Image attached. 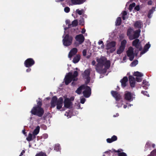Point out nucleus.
Listing matches in <instances>:
<instances>
[{
    "label": "nucleus",
    "instance_id": "1",
    "mask_svg": "<svg viewBox=\"0 0 156 156\" xmlns=\"http://www.w3.org/2000/svg\"><path fill=\"white\" fill-rule=\"evenodd\" d=\"M78 75V72L76 71H74L73 74L71 72L68 73L65 76L64 79L65 84L67 85H68L72 81L73 78L77 77Z\"/></svg>",
    "mask_w": 156,
    "mask_h": 156
},
{
    "label": "nucleus",
    "instance_id": "2",
    "mask_svg": "<svg viewBox=\"0 0 156 156\" xmlns=\"http://www.w3.org/2000/svg\"><path fill=\"white\" fill-rule=\"evenodd\" d=\"M30 112L32 115L41 117L44 114V110L42 108L34 107L32 109Z\"/></svg>",
    "mask_w": 156,
    "mask_h": 156
},
{
    "label": "nucleus",
    "instance_id": "3",
    "mask_svg": "<svg viewBox=\"0 0 156 156\" xmlns=\"http://www.w3.org/2000/svg\"><path fill=\"white\" fill-rule=\"evenodd\" d=\"M73 37L68 34H66L62 40L63 44L66 46L71 45L72 43Z\"/></svg>",
    "mask_w": 156,
    "mask_h": 156
},
{
    "label": "nucleus",
    "instance_id": "4",
    "mask_svg": "<svg viewBox=\"0 0 156 156\" xmlns=\"http://www.w3.org/2000/svg\"><path fill=\"white\" fill-rule=\"evenodd\" d=\"M90 71L89 69H87L85 70L84 72L82 74L83 78L86 80L85 81L86 85L88 84L90 81Z\"/></svg>",
    "mask_w": 156,
    "mask_h": 156
},
{
    "label": "nucleus",
    "instance_id": "5",
    "mask_svg": "<svg viewBox=\"0 0 156 156\" xmlns=\"http://www.w3.org/2000/svg\"><path fill=\"white\" fill-rule=\"evenodd\" d=\"M115 45L116 42L115 41H112L110 42L107 43L106 49V50L110 49V52L111 53H113L115 50Z\"/></svg>",
    "mask_w": 156,
    "mask_h": 156
},
{
    "label": "nucleus",
    "instance_id": "6",
    "mask_svg": "<svg viewBox=\"0 0 156 156\" xmlns=\"http://www.w3.org/2000/svg\"><path fill=\"white\" fill-rule=\"evenodd\" d=\"M35 63V61L31 58L27 59L24 62L25 66L27 68H29L32 66Z\"/></svg>",
    "mask_w": 156,
    "mask_h": 156
},
{
    "label": "nucleus",
    "instance_id": "7",
    "mask_svg": "<svg viewBox=\"0 0 156 156\" xmlns=\"http://www.w3.org/2000/svg\"><path fill=\"white\" fill-rule=\"evenodd\" d=\"M84 90L83 91V94L84 96L86 98H89L91 94V89L90 87L85 85Z\"/></svg>",
    "mask_w": 156,
    "mask_h": 156
},
{
    "label": "nucleus",
    "instance_id": "8",
    "mask_svg": "<svg viewBox=\"0 0 156 156\" xmlns=\"http://www.w3.org/2000/svg\"><path fill=\"white\" fill-rule=\"evenodd\" d=\"M75 39L78 43V44H82L84 41L85 38L82 34H79L76 35L75 37Z\"/></svg>",
    "mask_w": 156,
    "mask_h": 156
},
{
    "label": "nucleus",
    "instance_id": "9",
    "mask_svg": "<svg viewBox=\"0 0 156 156\" xmlns=\"http://www.w3.org/2000/svg\"><path fill=\"white\" fill-rule=\"evenodd\" d=\"M106 60V58L104 56H101L100 58H96V61L98 63L97 64L100 65L101 67L104 66L105 62Z\"/></svg>",
    "mask_w": 156,
    "mask_h": 156
},
{
    "label": "nucleus",
    "instance_id": "10",
    "mask_svg": "<svg viewBox=\"0 0 156 156\" xmlns=\"http://www.w3.org/2000/svg\"><path fill=\"white\" fill-rule=\"evenodd\" d=\"M140 30L139 29L134 31V34L129 35V38L130 40H133L134 39L138 38L140 35Z\"/></svg>",
    "mask_w": 156,
    "mask_h": 156
},
{
    "label": "nucleus",
    "instance_id": "11",
    "mask_svg": "<svg viewBox=\"0 0 156 156\" xmlns=\"http://www.w3.org/2000/svg\"><path fill=\"white\" fill-rule=\"evenodd\" d=\"M127 56L129 57V60H132L134 58L133 49L132 47H129L127 51Z\"/></svg>",
    "mask_w": 156,
    "mask_h": 156
},
{
    "label": "nucleus",
    "instance_id": "12",
    "mask_svg": "<svg viewBox=\"0 0 156 156\" xmlns=\"http://www.w3.org/2000/svg\"><path fill=\"white\" fill-rule=\"evenodd\" d=\"M111 93L112 96L115 99L116 101H119L121 99V95L117 91L112 90L111 91Z\"/></svg>",
    "mask_w": 156,
    "mask_h": 156
},
{
    "label": "nucleus",
    "instance_id": "13",
    "mask_svg": "<svg viewBox=\"0 0 156 156\" xmlns=\"http://www.w3.org/2000/svg\"><path fill=\"white\" fill-rule=\"evenodd\" d=\"M58 101L57 98L56 96H54L52 97L51 102V108L55 107Z\"/></svg>",
    "mask_w": 156,
    "mask_h": 156
},
{
    "label": "nucleus",
    "instance_id": "14",
    "mask_svg": "<svg viewBox=\"0 0 156 156\" xmlns=\"http://www.w3.org/2000/svg\"><path fill=\"white\" fill-rule=\"evenodd\" d=\"M77 51V49L76 48H72L71 50L69 53L68 57L69 58H71L73 56L76 54Z\"/></svg>",
    "mask_w": 156,
    "mask_h": 156
},
{
    "label": "nucleus",
    "instance_id": "15",
    "mask_svg": "<svg viewBox=\"0 0 156 156\" xmlns=\"http://www.w3.org/2000/svg\"><path fill=\"white\" fill-rule=\"evenodd\" d=\"M63 102V98L62 97H60L58 100V101L56 104L57 109H60L61 108L62 106Z\"/></svg>",
    "mask_w": 156,
    "mask_h": 156
},
{
    "label": "nucleus",
    "instance_id": "16",
    "mask_svg": "<svg viewBox=\"0 0 156 156\" xmlns=\"http://www.w3.org/2000/svg\"><path fill=\"white\" fill-rule=\"evenodd\" d=\"M72 104V103L69 98H66L65 99L64 105L65 108H69Z\"/></svg>",
    "mask_w": 156,
    "mask_h": 156
},
{
    "label": "nucleus",
    "instance_id": "17",
    "mask_svg": "<svg viewBox=\"0 0 156 156\" xmlns=\"http://www.w3.org/2000/svg\"><path fill=\"white\" fill-rule=\"evenodd\" d=\"M133 45L136 48H139L140 50L141 49V48L140 46V43L139 40L138 39H136L133 42Z\"/></svg>",
    "mask_w": 156,
    "mask_h": 156
},
{
    "label": "nucleus",
    "instance_id": "18",
    "mask_svg": "<svg viewBox=\"0 0 156 156\" xmlns=\"http://www.w3.org/2000/svg\"><path fill=\"white\" fill-rule=\"evenodd\" d=\"M134 26L135 27L140 29L143 26L142 22L140 20H138L135 22Z\"/></svg>",
    "mask_w": 156,
    "mask_h": 156
},
{
    "label": "nucleus",
    "instance_id": "19",
    "mask_svg": "<svg viewBox=\"0 0 156 156\" xmlns=\"http://www.w3.org/2000/svg\"><path fill=\"white\" fill-rule=\"evenodd\" d=\"M111 63L109 60H106L105 62L104 66L105 68L103 69L104 72L103 73H105L106 72L107 69H108L110 66Z\"/></svg>",
    "mask_w": 156,
    "mask_h": 156
},
{
    "label": "nucleus",
    "instance_id": "20",
    "mask_svg": "<svg viewBox=\"0 0 156 156\" xmlns=\"http://www.w3.org/2000/svg\"><path fill=\"white\" fill-rule=\"evenodd\" d=\"M130 85L131 87H133L135 86V78L131 76L129 77Z\"/></svg>",
    "mask_w": 156,
    "mask_h": 156
},
{
    "label": "nucleus",
    "instance_id": "21",
    "mask_svg": "<svg viewBox=\"0 0 156 156\" xmlns=\"http://www.w3.org/2000/svg\"><path fill=\"white\" fill-rule=\"evenodd\" d=\"M85 85V84H83L81 85L75 91V92L78 94H80L82 93V90L84 89Z\"/></svg>",
    "mask_w": 156,
    "mask_h": 156
},
{
    "label": "nucleus",
    "instance_id": "22",
    "mask_svg": "<svg viewBox=\"0 0 156 156\" xmlns=\"http://www.w3.org/2000/svg\"><path fill=\"white\" fill-rule=\"evenodd\" d=\"M120 82L121 83L122 87L124 88L126 87L127 83V76H124L123 78L121 80Z\"/></svg>",
    "mask_w": 156,
    "mask_h": 156
},
{
    "label": "nucleus",
    "instance_id": "23",
    "mask_svg": "<svg viewBox=\"0 0 156 156\" xmlns=\"http://www.w3.org/2000/svg\"><path fill=\"white\" fill-rule=\"evenodd\" d=\"M117 140V137L115 135L113 136L111 138H108L106 140L107 142L108 143H110L114 141H116Z\"/></svg>",
    "mask_w": 156,
    "mask_h": 156
},
{
    "label": "nucleus",
    "instance_id": "24",
    "mask_svg": "<svg viewBox=\"0 0 156 156\" xmlns=\"http://www.w3.org/2000/svg\"><path fill=\"white\" fill-rule=\"evenodd\" d=\"M72 4L74 5H79L82 4L84 1V0H71Z\"/></svg>",
    "mask_w": 156,
    "mask_h": 156
},
{
    "label": "nucleus",
    "instance_id": "25",
    "mask_svg": "<svg viewBox=\"0 0 156 156\" xmlns=\"http://www.w3.org/2000/svg\"><path fill=\"white\" fill-rule=\"evenodd\" d=\"M134 95L133 94L130 92H127V101H131L133 100L134 98Z\"/></svg>",
    "mask_w": 156,
    "mask_h": 156
},
{
    "label": "nucleus",
    "instance_id": "26",
    "mask_svg": "<svg viewBox=\"0 0 156 156\" xmlns=\"http://www.w3.org/2000/svg\"><path fill=\"white\" fill-rule=\"evenodd\" d=\"M80 59V55H77L74 57L73 60V62L74 63H77Z\"/></svg>",
    "mask_w": 156,
    "mask_h": 156
},
{
    "label": "nucleus",
    "instance_id": "27",
    "mask_svg": "<svg viewBox=\"0 0 156 156\" xmlns=\"http://www.w3.org/2000/svg\"><path fill=\"white\" fill-rule=\"evenodd\" d=\"M122 22V20L120 17H118L116 19L115 22V24L116 26H119L121 25Z\"/></svg>",
    "mask_w": 156,
    "mask_h": 156
},
{
    "label": "nucleus",
    "instance_id": "28",
    "mask_svg": "<svg viewBox=\"0 0 156 156\" xmlns=\"http://www.w3.org/2000/svg\"><path fill=\"white\" fill-rule=\"evenodd\" d=\"M96 71L98 72V73H102V71H104L103 70H102L101 69V68L102 67L100 66V65H98V64H97L96 65Z\"/></svg>",
    "mask_w": 156,
    "mask_h": 156
},
{
    "label": "nucleus",
    "instance_id": "29",
    "mask_svg": "<svg viewBox=\"0 0 156 156\" xmlns=\"http://www.w3.org/2000/svg\"><path fill=\"white\" fill-rule=\"evenodd\" d=\"M40 127L39 126H37L36 128L34 130L33 133L35 134V135H37L39 132L40 130Z\"/></svg>",
    "mask_w": 156,
    "mask_h": 156
},
{
    "label": "nucleus",
    "instance_id": "30",
    "mask_svg": "<svg viewBox=\"0 0 156 156\" xmlns=\"http://www.w3.org/2000/svg\"><path fill=\"white\" fill-rule=\"evenodd\" d=\"M125 48L120 46L119 48L117 51V54H121Z\"/></svg>",
    "mask_w": 156,
    "mask_h": 156
},
{
    "label": "nucleus",
    "instance_id": "31",
    "mask_svg": "<svg viewBox=\"0 0 156 156\" xmlns=\"http://www.w3.org/2000/svg\"><path fill=\"white\" fill-rule=\"evenodd\" d=\"M143 87L145 88V89H147V87L149 86L150 84L148 82L145 80H144L143 82Z\"/></svg>",
    "mask_w": 156,
    "mask_h": 156
},
{
    "label": "nucleus",
    "instance_id": "32",
    "mask_svg": "<svg viewBox=\"0 0 156 156\" xmlns=\"http://www.w3.org/2000/svg\"><path fill=\"white\" fill-rule=\"evenodd\" d=\"M133 75L135 76H136L141 77L143 76V74L142 73L139 72L138 71L135 72L134 73Z\"/></svg>",
    "mask_w": 156,
    "mask_h": 156
},
{
    "label": "nucleus",
    "instance_id": "33",
    "mask_svg": "<svg viewBox=\"0 0 156 156\" xmlns=\"http://www.w3.org/2000/svg\"><path fill=\"white\" fill-rule=\"evenodd\" d=\"M35 156H47L45 152L42 151L38 153H37Z\"/></svg>",
    "mask_w": 156,
    "mask_h": 156
},
{
    "label": "nucleus",
    "instance_id": "34",
    "mask_svg": "<svg viewBox=\"0 0 156 156\" xmlns=\"http://www.w3.org/2000/svg\"><path fill=\"white\" fill-rule=\"evenodd\" d=\"M32 136V134L29 133L28 135V137L26 138V140L28 141L32 140L33 138Z\"/></svg>",
    "mask_w": 156,
    "mask_h": 156
},
{
    "label": "nucleus",
    "instance_id": "35",
    "mask_svg": "<svg viewBox=\"0 0 156 156\" xmlns=\"http://www.w3.org/2000/svg\"><path fill=\"white\" fill-rule=\"evenodd\" d=\"M138 63V61L136 60L133 61L130 64V66L131 67H134L136 66Z\"/></svg>",
    "mask_w": 156,
    "mask_h": 156
},
{
    "label": "nucleus",
    "instance_id": "36",
    "mask_svg": "<svg viewBox=\"0 0 156 156\" xmlns=\"http://www.w3.org/2000/svg\"><path fill=\"white\" fill-rule=\"evenodd\" d=\"M155 11L154 8H153L152 9H151L150 10L148 14V16L149 18H150L151 17V15L153 13V12Z\"/></svg>",
    "mask_w": 156,
    "mask_h": 156
},
{
    "label": "nucleus",
    "instance_id": "37",
    "mask_svg": "<svg viewBox=\"0 0 156 156\" xmlns=\"http://www.w3.org/2000/svg\"><path fill=\"white\" fill-rule=\"evenodd\" d=\"M78 22L77 20H75L72 22V26L73 27L76 26L78 25Z\"/></svg>",
    "mask_w": 156,
    "mask_h": 156
},
{
    "label": "nucleus",
    "instance_id": "38",
    "mask_svg": "<svg viewBox=\"0 0 156 156\" xmlns=\"http://www.w3.org/2000/svg\"><path fill=\"white\" fill-rule=\"evenodd\" d=\"M78 80V78L76 77L73 78L72 80L73 82L71 83V85L73 86H75L76 84V81Z\"/></svg>",
    "mask_w": 156,
    "mask_h": 156
},
{
    "label": "nucleus",
    "instance_id": "39",
    "mask_svg": "<svg viewBox=\"0 0 156 156\" xmlns=\"http://www.w3.org/2000/svg\"><path fill=\"white\" fill-rule=\"evenodd\" d=\"M150 45L148 43L146 44L144 48V49L145 50H146V51L144 53H142L141 54H143L144 53H145L146 51H147L148 50V49L150 48Z\"/></svg>",
    "mask_w": 156,
    "mask_h": 156
},
{
    "label": "nucleus",
    "instance_id": "40",
    "mask_svg": "<svg viewBox=\"0 0 156 156\" xmlns=\"http://www.w3.org/2000/svg\"><path fill=\"white\" fill-rule=\"evenodd\" d=\"M76 12L79 15H81L84 12V10L83 9L79 10V9H78L76 10Z\"/></svg>",
    "mask_w": 156,
    "mask_h": 156
},
{
    "label": "nucleus",
    "instance_id": "41",
    "mask_svg": "<svg viewBox=\"0 0 156 156\" xmlns=\"http://www.w3.org/2000/svg\"><path fill=\"white\" fill-rule=\"evenodd\" d=\"M126 41V40H123L121 42L120 46L125 48Z\"/></svg>",
    "mask_w": 156,
    "mask_h": 156
},
{
    "label": "nucleus",
    "instance_id": "42",
    "mask_svg": "<svg viewBox=\"0 0 156 156\" xmlns=\"http://www.w3.org/2000/svg\"><path fill=\"white\" fill-rule=\"evenodd\" d=\"M122 14L123 20H125L126 19L125 16L127 15V12L126 11H124Z\"/></svg>",
    "mask_w": 156,
    "mask_h": 156
},
{
    "label": "nucleus",
    "instance_id": "43",
    "mask_svg": "<svg viewBox=\"0 0 156 156\" xmlns=\"http://www.w3.org/2000/svg\"><path fill=\"white\" fill-rule=\"evenodd\" d=\"M135 5L136 4L135 3H133L132 4H130L129 6V9L131 11L132 9L133 8L135 7Z\"/></svg>",
    "mask_w": 156,
    "mask_h": 156
},
{
    "label": "nucleus",
    "instance_id": "44",
    "mask_svg": "<svg viewBox=\"0 0 156 156\" xmlns=\"http://www.w3.org/2000/svg\"><path fill=\"white\" fill-rule=\"evenodd\" d=\"M37 105L35 106V107H40V108H42L41 107L42 105V101H37Z\"/></svg>",
    "mask_w": 156,
    "mask_h": 156
},
{
    "label": "nucleus",
    "instance_id": "45",
    "mask_svg": "<svg viewBox=\"0 0 156 156\" xmlns=\"http://www.w3.org/2000/svg\"><path fill=\"white\" fill-rule=\"evenodd\" d=\"M60 148V146L59 144H56L54 147V150L58 151Z\"/></svg>",
    "mask_w": 156,
    "mask_h": 156
},
{
    "label": "nucleus",
    "instance_id": "46",
    "mask_svg": "<svg viewBox=\"0 0 156 156\" xmlns=\"http://www.w3.org/2000/svg\"><path fill=\"white\" fill-rule=\"evenodd\" d=\"M48 134L46 133H44L43 134L42 136H41V139H46L48 138Z\"/></svg>",
    "mask_w": 156,
    "mask_h": 156
},
{
    "label": "nucleus",
    "instance_id": "47",
    "mask_svg": "<svg viewBox=\"0 0 156 156\" xmlns=\"http://www.w3.org/2000/svg\"><path fill=\"white\" fill-rule=\"evenodd\" d=\"M70 8L68 7H66L64 8V11L66 13H68L70 11Z\"/></svg>",
    "mask_w": 156,
    "mask_h": 156
},
{
    "label": "nucleus",
    "instance_id": "48",
    "mask_svg": "<svg viewBox=\"0 0 156 156\" xmlns=\"http://www.w3.org/2000/svg\"><path fill=\"white\" fill-rule=\"evenodd\" d=\"M98 44L99 45H100L101 44H102V45L101 46V48H104V43H103V41H101V40L99 41V42H98Z\"/></svg>",
    "mask_w": 156,
    "mask_h": 156
},
{
    "label": "nucleus",
    "instance_id": "49",
    "mask_svg": "<svg viewBox=\"0 0 156 156\" xmlns=\"http://www.w3.org/2000/svg\"><path fill=\"white\" fill-rule=\"evenodd\" d=\"M118 156H126V154L124 152H121L118 154Z\"/></svg>",
    "mask_w": 156,
    "mask_h": 156
},
{
    "label": "nucleus",
    "instance_id": "50",
    "mask_svg": "<svg viewBox=\"0 0 156 156\" xmlns=\"http://www.w3.org/2000/svg\"><path fill=\"white\" fill-rule=\"evenodd\" d=\"M142 93H143L144 95H146L147 97H149V94H148L147 92L146 91H142Z\"/></svg>",
    "mask_w": 156,
    "mask_h": 156
},
{
    "label": "nucleus",
    "instance_id": "51",
    "mask_svg": "<svg viewBox=\"0 0 156 156\" xmlns=\"http://www.w3.org/2000/svg\"><path fill=\"white\" fill-rule=\"evenodd\" d=\"M142 79V78H140V77H136V81L138 82H140L141 81Z\"/></svg>",
    "mask_w": 156,
    "mask_h": 156
},
{
    "label": "nucleus",
    "instance_id": "52",
    "mask_svg": "<svg viewBox=\"0 0 156 156\" xmlns=\"http://www.w3.org/2000/svg\"><path fill=\"white\" fill-rule=\"evenodd\" d=\"M86 99L85 98H82L80 99V103L82 104H83L84 103Z\"/></svg>",
    "mask_w": 156,
    "mask_h": 156
},
{
    "label": "nucleus",
    "instance_id": "53",
    "mask_svg": "<svg viewBox=\"0 0 156 156\" xmlns=\"http://www.w3.org/2000/svg\"><path fill=\"white\" fill-rule=\"evenodd\" d=\"M83 55L84 56H85L86 55L87 50L86 49H84L82 52Z\"/></svg>",
    "mask_w": 156,
    "mask_h": 156
},
{
    "label": "nucleus",
    "instance_id": "54",
    "mask_svg": "<svg viewBox=\"0 0 156 156\" xmlns=\"http://www.w3.org/2000/svg\"><path fill=\"white\" fill-rule=\"evenodd\" d=\"M134 9L136 11H138L140 10V7L139 5H137L134 8Z\"/></svg>",
    "mask_w": 156,
    "mask_h": 156
},
{
    "label": "nucleus",
    "instance_id": "55",
    "mask_svg": "<svg viewBox=\"0 0 156 156\" xmlns=\"http://www.w3.org/2000/svg\"><path fill=\"white\" fill-rule=\"evenodd\" d=\"M72 25V24H70V23L68 25V27L67 28V27L65 28V29L66 30V29H67L68 28H70L71 27Z\"/></svg>",
    "mask_w": 156,
    "mask_h": 156
},
{
    "label": "nucleus",
    "instance_id": "56",
    "mask_svg": "<svg viewBox=\"0 0 156 156\" xmlns=\"http://www.w3.org/2000/svg\"><path fill=\"white\" fill-rule=\"evenodd\" d=\"M25 151L23 150L22 151L20 154L19 155V156H22V155H23V154L25 153Z\"/></svg>",
    "mask_w": 156,
    "mask_h": 156
},
{
    "label": "nucleus",
    "instance_id": "57",
    "mask_svg": "<svg viewBox=\"0 0 156 156\" xmlns=\"http://www.w3.org/2000/svg\"><path fill=\"white\" fill-rule=\"evenodd\" d=\"M124 100H127V92H125L124 94Z\"/></svg>",
    "mask_w": 156,
    "mask_h": 156
},
{
    "label": "nucleus",
    "instance_id": "58",
    "mask_svg": "<svg viewBox=\"0 0 156 156\" xmlns=\"http://www.w3.org/2000/svg\"><path fill=\"white\" fill-rule=\"evenodd\" d=\"M79 22L81 24H82V23H83L84 22V19L83 18H82L81 20H79Z\"/></svg>",
    "mask_w": 156,
    "mask_h": 156
},
{
    "label": "nucleus",
    "instance_id": "59",
    "mask_svg": "<svg viewBox=\"0 0 156 156\" xmlns=\"http://www.w3.org/2000/svg\"><path fill=\"white\" fill-rule=\"evenodd\" d=\"M37 135H35V134H32V136L33 138V140L36 137V136Z\"/></svg>",
    "mask_w": 156,
    "mask_h": 156
},
{
    "label": "nucleus",
    "instance_id": "60",
    "mask_svg": "<svg viewBox=\"0 0 156 156\" xmlns=\"http://www.w3.org/2000/svg\"><path fill=\"white\" fill-rule=\"evenodd\" d=\"M31 70V69L29 68H28V69H27L26 70V71L27 72H30Z\"/></svg>",
    "mask_w": 156,
    "mask_h": 156
},
{
    "label": "nucleus",
    "instance_id": "61",
    "mask_svg": "<svg viewBox=\"0 0 156 156\" xmlns=\"http://www.w3.org/2000/svg\"><path fill=\"white\" fill-rule=\"evenodd\" d=\"M152 1H151V0H149V1H148V5H152Z\"/></svg>",
    "mask_w": 156,
    "mask_h": 156
},
{
    "label": "nucleus",
    "instance_id": "62",
    "mask_svg": "<svg viewBox=\"0 0 156 156\" xmlns=\"http://www.w3.org/2000/svg\"><path fill=\"white\" fill-rule=\"evenodd\" d=\"M85 31H86L84 29H83L81 31V33L83 34H84L85 33Z\"/></svg>",
    "mask_w": 156,
    "mask_h": 156
},
{
    "label": "nucleus",
    "instance_id": "63",
    "mask_svg": "<svg viewBox=\"0 0 156 156\" xmlns=\"http://www.w3.org/2000/svg\"><path fill=\"white\" fill-rule=\"evenodd\" d=\"M95 63H96V62L94 60L92 62V64L93 65H94L95 64Z\"/></svg>",
    "mask_w": 156,
    "mask_h": 156
},
{
    "label": "nucleus",
    "instance_id": "64",
    "mask_svg": "<svg viewBox=\"0 0 156 156\" xmlns=\"http://www.w3.org/2000/svg\"><path fill=\"white\" fill-rule=\"evenodd\" d=\"M22 132H23V133L24 134H25L26 133V132H25V129H24L23 130H22Z\"/></svg>",
    "mask_w": 156,
    "mask_h": 156
}]
</instances>
